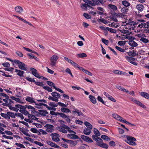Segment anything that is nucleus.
<instances>
[{"label":"nucleus","instance_id":"09e8293b","mask_svg":"<svg viewBox=\"0 0 149 149\" xmlns=\"http://www.w3.org/2000/svg\"><path fill=\"white\" fill-rule=\"evenodd\" d=\"M46 83L48 85L50 86L53 87L54 88L55 86V85L54 84L52 81H47Z\"/></svg>","mask_w":149,"mask_h":149},{"label":"nucleus","instance_id":"a211bd4d","mask_svg":"<svg viewBox=\"0 0 149 149\" xmlns=\"http://www.w3.org/2000/svg\"><path fill=\"white\" fill-rule=\"evenodd\" d=\"M129 44L131 46L136 47L138 46V44L133 40H130L129 42Z\"/></svg>","mask_w":149,"mask_h":149},{"label":"nucleus","instance_id":"8fccbe9b","mask_svg":"<svg viewBox=\"0 0 149 149\" xmlns=\"http://www.w3.org/2000/svg\"><path fill=\"white\" fill-rule=\"evenodd\" d=\"M101 138L102 139L104 140H108L109 141L111 140V139L109 138V137L105 135H102L101 136Z\"/></svg>","mask_w":149,"mask_h":149},{"label":"nucleus","instance_id":"cd10ccee","mask_svg":"<svg viewBox=\"0 0 149 149\" xmlns=\"http://www.w3.org/2000/svg\"><path fill=\"white\" fill-rule=\"evenodd\" d=\"M57 130L59 131L64 133H66L67 132V130L64 129L61 126L57 127Z\"/></svg>","mask_w":149,"mask_h":149},{"label":"nucleus","instance_id":"f704fd0d","mask_svg":"<svg viewBox=\"0 0 149 149\" xmlns=\"http://www.w3.org/2000/svg\"><path fill=\"white\" fill-rule=\"evenodd\" d=\"M7 114L9 117H11L12 118H14L15 117V113L14 114V113L10 111H8Z\"/></svg>","mask_w":149,"mask_h":149},{"label":"nucleus","instance_id":"e2e57ef3","mask_svg":"<svg viewBox=\"0 0 149 149\" xmlns=\"http://www.w3.org/2000/svg\"><path fill=\"white\" fill-rule=\"evenodd\" d=\"M34 83L37 85L41 86H43L44 85L42 82H40L38 81H36L34 82Z\"/></svg>","mask_w":149,"mask_h":149},{"label":"nucleus","instance_id":"052dcab7","mask_svg":"<svg viewBox=\"0 0 149 149\" xmlns=\"http://www.w3.org/2000/svg\"><path fill=\"white\" fill-rule=\"evenodd\" d=\"M72 88L74 90H79L80 89L82 90H84V89L82 88H81L79 86H72Z\"/></svg>","mask_w":149,"mask_h":149},{"label":"nucleus","instance_id":"3c124183","mask_svg":"<svg viewBox=\"0 0 149 149\" xmlns=\"http://www.w3.org/2000/svg\"><path fill=\"white\" fill-rule=\"evenodd\" d=\"M15 115L16 116L20 117L22 119H23L24 118V117L23 116L22 114L20 113H15Z\"/></svg>","mask_w":149,"mask_h":149},{"label":"nucleus","instance_id":"1a4fd4ad","mask_svg":"<svg viewBox=\"0 0 149 149\" xmlns=\"http://www.w3.org/2000/svg\"><path fill=\"white\" fill-rule=\"evenodd\" d=\"M81 137V138L84 141L87 142L88 143H92L93 142V141L91 138H89L88 136L82 135Z\"/></svg>","mask_w":149,"mask_h":149},{"label":"nucleus","instance_id":"5fc2aeb1","mask_svg":"<svg viewBox=\"0 0 149 149\" xmlns=\"http://www.w3.org/2000/svg\"><path fill=\"white\" fill-rule=\"evenodd\" d=\"M15 145L20 148H25V147L24 146L23 144L20 143H15Z\"/></svg>","mask_w":149,"mask_h":149},{"label":"nucleus","instance_id":"2f4dec72","mask_svg":"<svg viewBox=\"0 0 149 149\" xmlns=\"http://www.w3.org/2000/svg\"><path fill=\"white\" fill-rule=\"evenodd\" d=\"M125 58L128 62L131 63V62H133V61H134L135 60L134 58L132 57H130L127 56H125Z\"/></svg>","mask_w":149,"mask_h":149},{"label":"nucleus","instance_id":"4468645a","mask_svg":"<svg viewBox=\"0 0 149 149\" xmlns=\"http://www.w3.org/2000/svg\"><path fill=\"white\" fill-rule=\"evenodd\" d=\"M15 72L17 73V75L20 77H23L24 75L23 74L24 73V72L23 71L21 70L17 69H15Z\"/></svg>","mask_w":149,"mask_h":149},{"label":"nucleus","instance_id":"e433bc0d","mask_svg":"<svg viewBox=\"0 0 149 149\" xmlns=\"http://www.w3.org/2000/svg\"><path fill=\"white\" fill-rule=\"evenodd\" d=\"M9 109L13 111L16 112H17L19 110V109L12 106L11 104H9L8 106Z\"/></svg>","mask_w":149,"mask_h":149},{"label":"nucleus","instance_id":"9d476101","mask_svg":"<svg viewBox=\"0 0 149 149\" xmlns=\"http://www.w3.org/2000/svg\"><path fill=\"white\" fill-rule=\"evenodd\" d=\"M112 116L115 119L123 123V120H125L124 119L116 114H113Z\"/></svg>","mask_w":149,"mask_h":149},{"label":"nucleus","instance_id":"0eeeda50","mask_svg":"<svg viewBox=\"0 0 149 149\" xmlns=\"http://www.w3.org/2000/svg\"><path fill=\"white\" fill-rule=\"evenodd\" d=\"M100 28L102 30L105 31L107 30L111 33H116V30H115L108 27H106L105 28L104 26H101Z\"/></svg>","mask_w":149,"mask_h":149},{"label":"nucleus","instance_id":"b1692460","mask_svg":"<svg viewBox=\"0 0 149 149\" xmlns=\"http://www.w3.org/2000/svg\"><path fill=\"white\" fill-rule=\"evenodd\" d=\"M80 70H82L86 74L88 75L89 76H92L93 75L88 70L85 69L82 67H81L80 68Z\"/></svg>","mask_w":149,"mask_h":149},{"label":"nucleus","instance_id":"4c0bfd02","mask_svg":"<svg viewBox=\"0 0 149 149\" xmlns=\"http://www.w3.org/2000/svg\"><path fill=\"white\" fill-rule=\"evenodd\" d=\"M98 146L102 148H104L105 149H107L109 147L108 145L107 144L104 143L103 142L101 144L98 145Z\"/></svg>","mask_w":149,"mask_h":149},{"label":"nucleus","instance_id":"7ed1b4c3","mask_svg":"<svg viewBox=\"0 0 149 149\" xmlns=\"http://www.w3.org/2000/svg\"><path fill=\"white\" fill-rule=\"evenodd\" d=\"M13 63L18 65V67L19 69L25 71L27 70V68L26 67L25 64L19 60L14 59L13 60Z\"/></svg>","mask_w":149,"mask_h":149},{"label":"nucleus","instance_id":"c756f323","mask_svg":"<svg viewBox=\"0 0 149 149\" xmlns=\"http://www.w3.org/2000/svg\"><path fill=\"white\" fill-rule=\"evenodd\" d=\"M61 110V112L63 113H67L71 112L70 110L69 109L66 108V107H62Z\"/></svg>","mask_w":149,"mask_h":149},{"label":"nucleus","instance_id":"774afa93","mask_svg":"<svg viewBox=\"0 0 149 149\" xmlns=\"http://www.w3.org/2000/svg\"><path fill=\"white\" fill-rule=\"evenodd\" d=\"M16 54L19 56L20 57H22L23 56V54L20 52L17 51L16 52Z\"/></svg>","mask_w":149,"mask_h":149},{"label":"nucleus","instance_id":"7c9ffc66","mask_svg":"<svg viewBox=\"0 0 149 149\" xmlns=\"http://www.w3.org/2000/svg\"><path fill=\"white\" fill-rule=\"evenodd\" d=\"M127 8V7H123L121 8V11L123 14H127V12L129 10V9Z\"/></svg>","mask_w":149,"mask_h":149},{"label":"nucleus","instance_id":"79ce46f5","mask_svg":"<svg viewBox=\"0 0 149 149\" xmlns=\"http://www.w3.org/2000/svg\"><path fill=\"white\" fill-rule=\"evenodd\" d=\"M43 88L44 89L47 90V91L49 92H52V88H50L49 86H44L43 87Z\"/></svg>","mask_w":149,"mask_h":149},{"label":"nucleus","instance_id":"37998d69","mask_svg":"<svg viewBox=\"0 0 149 149\" xmlns=\"http://www.w3.org/2000/svg\"><path fill=\"white\" fill-rule=\"evenodd\" d=\"M83 1L84 2L87 3V4L90 5L91 6H93L94 5V3L91 1H90V0H83Z\"/></svg>","mask_w":149,"mask_h":149},{"label":"nucleus","instance_id":"bb28decb","mask_svg":"<svg viewBox=\"0 0 149 149\" xmlns=\"http://www.w3.org/2000/svg\"><path fill=\"white\" fill-rule=\"evenodd\" d=\"M127 53L130 56L134 57L138 54V53H136V51L133 50L132 51H130L129 52H127Z\"/></svg>","mask_w":149,"mask_h":149},{"label":"nucleus","instance_id":"aec40b11","mask_svg":"<svg viewBox=\"0 0 149 149\" xmlns=\"http://www.w3.org/2000/svg\"><path fill=\"white\" fill-rule=\"evenodd\" d=\"M89 98L91 102L93 104H95L97 102L94 96L90 95L89 96Z\"/></svg>","mask_w":149,"mask_h":149},{"label":"nucleus","instance_id":"de8ad7c7","mask_svg":"<svg viewBox=\"0 0 149 149\" xmlns=\"http://www.w3.org/2000/svg\"><path fill=\"white\" fill-rule=\"evenodd\" d=\"M109 6L114 10H117V6L114 5L109 4Z\"/></svg>","mask_w":149,"mask_h":149},{"label":"nucleus","instance_id":"20e7f679","mask_svg":"<svg viewBox=\"0 0 149 149\" xmlns=\"http://www.w3.org/2000/svg\"><path fill=\"white\" fill-rule=\"evenodd\" d=\"M58 58V56L55 55H53L50 59L51 62L50 65L52 66H54Z\"/></svg>","mask_w":149,"mask_h":149},{"label":"nucleus","instance_id":"c85d7f7f","mask_svg":"<svg viewBox=\"0 0 149 149\" xmlns=\"http://www.w3.org/2000/svg\"><path fill=\"white\" fill-rule=\"evenodd\" d=\"M113 72L116 74H121L124 75L125 73L121 71L118 70H114L112 71Z\"/></svg>","mask_w":149,"mask_h":149},{"label":"nucleus","instance_id":"864d4df0","mask_svg":"<svg viewBox=\"0 0 149 149\" xmlns=\"http://www.w3.org/2000/svg\"><path fill=\"white\" fill-rule=\"evenodd\" d=\"M49 105L53 107H57L58 106V104H56L53 102H50L49 103Z\"/></svg>","mask_w":149,"mask_h":149},{"label":"nucleus","instance_id":"6e6552de","mask_svg":"<svg viewBox=\"0 0 149 149\" xmlns=\"http://www.w3.org/2000/svg\"><path fill=\"white\" fill-rule=\"evenodd\" d=\"M59 136V134L56 133L53 134L52 135V140L56 142H58L60 141V139L58 137Z\"/></svg>","mask_w":149,"mask_h":149},{"label":"nucleus","instance_id":"39448f33","mask_svg":"<svg viewBox=\"0 0 149 149\" xmlns=\"http://www.w3.org/2000/svg\"><path fill=\"white\" fill-rule=\"evenodd\" d=\"M44 127L46 128V131L48 132H52L54 130V126L53 125L47 124Z\"/></svg>","mask_w":149,"mask_h":149},{"label":"nucleus","instance_id":"a19ab883","mask_svg":"<svg viewBox=\"0 0 149 149\" xmlns=\"http://www.w3.org/2000/svg\"><path fill=\"white\" fill-rule=\"evenodd\" d=\"M93 132L95 135L98 136H100V133L99 131L96 128H94V129Z\"/></svg>","mask_w":149,"mask_h":149},{"label":"nucleus","instance_id":"bf43d9fd","mask_svg":"<svg viewBox=\"0 0 149 149\" xmlns=\"http://www.w3.org/2000/svg\"><path fill=\"white\" fill-rule=\"evenodd\" d=\"M27 55L30 56V59H35L37 58L33 54L31 53H28Z\"/></svg>","mask_w":149,"mask_h":149},{"label":"nucleus","instance_id":"f3484780","mask_svg":"<svg viewBox=\"0 0 149 149\" xmlns=\"http://www.w3.org/2000/svg\"><path fill=\"white\" fill-rule=\"evenodd\" d=\"M35 99L29 96L27 97L25 99L26 101L31 103H35L36 102L35 101Z\"/></svg>","mask_w":149,"mask_h":149},{"label":"nucleus","instance_id":"9b49d317","mask_svg":"<svg viewBox=\"0 0 149 149\" xmlns=\"http://www.w3.org/2000/svg\"><path fill=\"white\" fill-rule=\"evenodd\" d=\"M46 143L51 147L57 148H60V146H59L57 145L55 143L51 141H46Z\"/></svg>","mask_w":149,"mask_h":149},{"label":"nucleus","instance_id":"13d9d810","mask_svg":"<svg viewBox=\"0 0 149 149\" xmlns=\"http://www.w3.org/2000/svg\"><path fill=\"white\" fill-rule=\"evenodd\" d=\"M102 42L105 45H107L109 43V41L108 40H107L104 38L102 39Z\"/></svg>","mask_w":149,"mask_h":149},{"label":"nucleus","instance_id":"338daca9","mask_svg":"<svg viewBox=\"0 0 149 149\" xmlns=\"http://www.w3.org/2000/svg\"><path fill=\"white\" fill-rule=\"evenodd\" d=\"M26 80L28 81H29L32 82H35V80L34 79H32L31 78H29V77H27L26 78Z\"/></svg>","mask_w":149,"mask_h":149},{"label":"nucleus","instance_id":"4be33fe9","mask_svg":"<svg viewBox=\"0 0 149 149\" xmlns=\"http://www.w3.org/2000/svg\"><path fill=\"white\" fill-rule=\"evenodd\" d=\"M144 8V6L141 4H139L136 6V8L139 11H142Z\"/></svg>","mask_w":149,"mask_h":149},{"label":"nucleus","instance_id":"423d86ee","mask_svg":"<svg viewBox=\"0 0 149 149\" xmlns=\"http://www.w3.org/2000/svg\"><path fill=\"white\" fill-rule=\"evenodd\" d=\"M30 70L31 71L32 74L35 77L39 79H41V77H40L39 74L38 73L37 70L33 68H30Z\"/></svg>","mask_w":149,"mask_h":149},{"label":"nucleus","instance_id":"473e14b6","mask_svg":"<svg viewBox=\"0 0 149 149\" xmlns=\"http://www.w3.org/2000/svg\"><path fill=\"white\" fill-rule=\"evenodd\" d=\"M90 5H88L86 3H84L82 4V5H81V8L83 9H86L87 8H90L91 7V6Z\"/></svg>","mask_w":149,"mask_h":149},{"label":"nucleus","instance_id":"0e129e2a","mask_svg":"<svg viewBox=\"0 0 149 149\" xmlns=\"http://www.w3.org/2000/svg\"><path fill=\"white\" fill-rule=\"evenodd\" d=\"M2 138H4L6 139H13V137L11 136H7L3 135L2 136Z\"/></svg>","mask_w":149,"mask_h":149},{"label":"nucleus","instance_id":"58836bf2","mask_svg":"<svg viewBox=\"0 0 149 149\" xmlns=\"http://www.w3.org/2000/svg\"><path fill=\"white\" fill-rule=\"evenodd\" d=\"M0 115L2 117L6 119H10V117H9V116H8V115L7 114V112L6 113H1Z\"/></svg>","mask_w":149,"mask_h":149},{"label":"nucleus","instance_id":"f257e3e1","mask_svg":"<svg viewBox=\"0 0 149 149\" xmlns=\"http://www.w3.org/2000/svg\"><path fill=\"white\" fill-rule=\"evenodd\" d=\"M51 95L52 96H49L48 99L56 102H57L58 101V99L61 97L60 95L56 92H53L51 93Z\"/></svg>","mask_w":149,"mask_h":149},{"label":"nucleus","instance_id":"dca6fc26","mask_svg":"<svg viewBox=\"0 0 149 149\" xmlns=\"http://www.w3.org/2000/svg\"><path fill=\"white\" fill-rule=\"evenodd\" d=\"M38 111L39 112V113L40 115L44 116H46V114L48 113V112L45 109L39 110Z\"/></svg>","mask_w":149,"mask_h":149},{"label":"nucleus","instance_id":"680f3d73","mask_svg":"<svg viewBox=\"0 0 149 149\" xmlns=\"http://www.w3.org/2000/svg\"><path fill=\"white\" fill-rule=\"evenodd\" d=\"M83 16L86 18L89 19L91 18V16L87 13H84L83 14Z\"/></svg>","mask_w":149,"mask_h":149},{"label":"nucleus","instance_id":"f8f14e48","mask_svg":"<svg viewBox=\"0 0 149 149\" xmlns=\"http://www.w3.org/2000/svg\"><path fill=\"white\" fill-rule=\"evenodd\" d=\"M68 137L70 139H77L79 138V137L76 135L72 134H69L67 135Z\"/></svg>","mask_w":149,"mask_h":149},{"label":"nucleus","instance_id":"c9c22d12","mask_svg":"<svg viewBox=\"0 0 149 149\" xmlns=\"http://www.w3.org/2000/svg\"><path fill=\"white\" fill-rule=\"evenodd\" d=\"M97 21L99 23L100 22H102L105 24H106L107 23V21L103 19V18L98 19H97Z\"/></svg>","mask_w":149,"mask_h":149},{"label":"nucleus","instance_id":"ddd939ff","mask_svg":"<svg viewBox=\"0 0 149 149\" xmlns=\"http://www.w3.org/2000/svg\"><path fill=\"white\" fill-rule=\"evenodd\" d=\"M63 128L65 129H66L68 130V132L70 133H73L74 134H76V133L73 130H71L70 128L67 126V125L63 124L62 125V126H61Z\"/></svg>","mask_w":149,"mask_h":149},{"label":"nucleus","instance_id":"f03ea898","mask_svg":"<svg viewBox=\"0 0 149 149\" xmlns=\"http://www.w3.org/2000/svg\"><path fill=\"white\" fill-rule=\"evenodd\" d=\"M125 137L127 139L125 140V141L128 144L132 146L136 145V143L135 142L136 140L135 138L128 135L126 136Z\"/></svg>","mask_w":149,"mask_h":149},{"label":"nucleus","instance_id":"4d7b16f0","mask_svg":"<svg viewBox=\"0 0 149 149\" xmlns=\"http://www.w3.org/2000/svg\"><path fill=\"white\" fill-rule=\"evenodd\" d=\"M2 65L4 67L6 68L9 67L10 66V65L9 63L7 62L6 63H3Z\"/></svg>","mask_w":149,"mask_h":149},{"label":"nucleus","instance_id":"393cba45","mask_svg":"<svg viewBox=\"0 0 149 149\" xmlns=\"http://www.w3.org/2000/svg\"><path fill=\"white\" fill-rule=\"evenodd\" d=\"M78 142V140H76L75 141L70 140L69 143L70 146L71 147H73L77 144Z\"/></svg>","mask_w":149,"mask_h":149},{"label":"nucleus","instance_id":"49530a36","mask_svg":"<svg viewBox=\"0 0 149 149\" xmlns=\"http://www.w3.org/2000/svg\"><path fill=\"white\" fill-rule=\"evenodd\" d=\"M78 57L83 58L87 56V55L84 53H82L81 54H77Z\"/></svg>","mask_w":149,"mask_h":149},{"label":"nucleus","instance_id":"412c9836","mask_svg":"<svg viewBox=\"0 0 149 149\" xmlns=\"http://www.w3.org/2000/svg\"><path fill=\"white\" fill-rule=\"evenodd\" d=\"M121 3L125 7H127L130 5V3L126 0H123L121 1Z\"/></svg>","mask_w":149,"mask_h":149},{"label":"nucleus","instance_id":"c03bdc74","mask_svg":"<svg viewBox=\"0 0 149 149\" xmlns=\"http://www.w3.org/2000/svg\"><path fill=\"white\" fill-rule=\"evenodd\" d=\"M140 41L146 43H148L149 42V40L147 39L146 38L144 37L141 38L140 39Z\"/></svg>","mask_w":149,"mask_h":149},{"label":"nucleus","instance_id":"5701e85b","mask_svg":"<svg viewBox=\"0 0 149 149\" xmlns=\"http://www.w3.org/2000/svg\"><path fill=\"white\" fill-rule=\"evenodd\" d=\"M91 132V130L87 128L84 129L83 132L84 134L87 135H89Z\"/></svg>","mask_w":149,"mask_h":149},{"label":"nucleus","instance_id":"72a5a7b5","mask_svg":"<svg viewBox=\"0 0 149 149\" xmlns=\"http://www.w3.org/2000/svg\"><path fill=\"white\" fill-rule=\"evenodd\" d=\"M85 125L88 127L87 128H88L91 130L92 129L93 126L89 122L87 121H85L84 122Z\"/></svg>","mask_w":149,"mask_h":149},{"label":"nucleus","instance_id":"a18cd8bd","mask_svg":"<svg viewBox=\"0 0 149 149\" xmlns=\"http://www.w3.org/2000/svg\"><path fill=\"white\" fill-rule=\"evenodd\" d=\"M97 100L98 101L101 102V103L104 104L106 105L105 104V103L104 101L103 100V99L102 98V97L101 96H98V97H97Z\"/></svg>","mask_w":149,"mask_h":149},{"label":"nucleus","instance_id":"6ab92c4d","mask_svg":"<svg viewBox=\"0 0 149 149\" xmlns=\"http://www.w3.org/2000/svg\"><path fill=\"white\" fill-rule=\"evenodd\" d=\"M15 9L16 12L19 13H22L23 11L22 8L19 6L15 7Z\"/></svg>","mask_w":149,"mask_h":149},{"label":"nucleus","instance_id":"603ef678","mask_svg":"<svg viewBox=\"0 0 149 149\" xmlns=\"http://www.w3.org/2000/svg\"><path fill=\"white\" fill-rule=\"evenodd\" d=\"M115 48L117 50L121 52H125V49H122L118 46H116Z\"/></svg>","mask_w":149,"mask_h":149},{"label":"nucleus","instance_id":"2eb2a0df","mask_svg":"<svg viewBox=\"0 0 149 149\" xmlns=\"http://www.w3.org/2000/svg\"><path fill=\"white\" fill-rule=\"evenodd\" d=\"M75 110L72 111V113H73L74 115L77 113L78 116H80L83 115V113L81 111L77 109H74Z\"/></svg>","mask_w":149,"mask_h":149},{"label":"nucleus","instance_id":"6e6d98bb","mask_svg":"<svg viewBox=\"0 0 149 149\" xmlns=\"http://www.w3.org/2000/svg\"><path fill=\"white\" fill-rule=\"evenodd\" d=\"M96 142H97L98 143L97 145L98 146V145H100L102 143L103 141L100 138L98 137Z\"/></svg>","mask_w":149,"mask_h":149},{"label":"nucleus","instance_id":"ea45409f","mask_svg":"<svg viewBox=\"0 0 149 149\" xmlns=\"http://www.w3.org/2000/svg\"><path fill=\"white\" fill-rule=\"evenodd\" d=\"M20 130L21 132H22L24 135H25L29 136L31 137V135H30L27 132V131H26L24 130V129H22L21 128H20Z\"/></svg>","mask_w":149,"mask_h":149},{"label":"nucleus","instance_id":"a878e982","mask_svg":"<svg viewBox=\"0 0 149 149\" xmlns=\"http://www.w3.org/2000/svg\"><path fill=\"white\" fill-rule=\"evenodd\" d=\"M140 95L141 96L144 97L149 99V94L146 92H142L140 93Z\"/></svg>","mask_w":149,"mask_h":149},{"label":"nucleus","instance_id":"69168bd1","mask_svg":"<svg viewBox=\"0 0 149 149\" xmlns=\"http://www.w3.org/2000/svg\"><path fill=\"white\" fill-rule=\"evenodd\" d=\"M58 105L61 107H67L66 104L61 102H58Z\"/></svg>","mask_w":149,"mask_h":149}]
</instances>
